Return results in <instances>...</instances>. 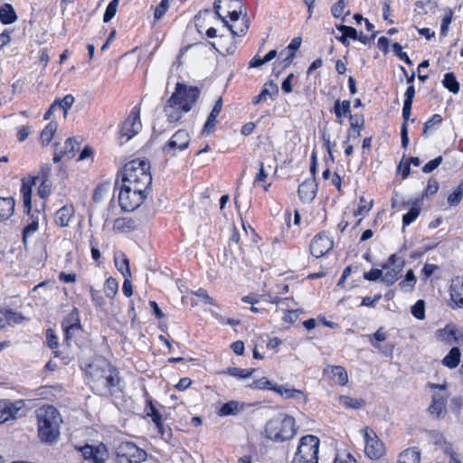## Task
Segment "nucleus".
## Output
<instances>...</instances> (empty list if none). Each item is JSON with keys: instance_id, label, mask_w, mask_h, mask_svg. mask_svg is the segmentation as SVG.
<instances>
[{"instance_id": "nucleus-28", "label": "nucleus", "mask_w": 463, "mask_h": 463, "mask_svg": "<svg viewBox=\"0 0 463 463\" xmlns=\"http://www.w3.org/2000/svg\"><path fill=\"white\" fill-rule=\"evenodd\" d=\"M279 92V87L272 80L265 83L262 90L257 96H255L252 99V103L257 105L260 103L262 100H265L268 96L272 97L273 95H277Z\"/></svg>"}, {"instance_id": "nucleus-56", "label": "nucleus", "mask_w": 463, "mask_h": 463, "mask_svg": "<svg viewBox=\"0 0 463 463\" xmlns=\"http://www.w3.org/2000/svg\"><path fill=\"white\" fill-rule=\"evenodd\" d=\"M336 29L340 31L342 33L345 34L347 38H351L356 40L357 38V31L355 28L352 26H347L344 24L336 25Z\"/></svg>"}, {"instance_id": "nucleus-32", "label": "nucleus", "mask_w": 463, "mask_h": 463, "mask_svg": "<svg viewBox=\"0 0 463 463\" xmlns=\"http://www.w3.org/2000/svg\"><path fill=\"white\" fill-rule=\"evenodd\" d=\"M461 353L458 347L454 346L449 354L443 358L442 364L449 369L456 368L460 362Z\"/></svg>"}, {"instance_id": "nucleus-36", "label": "nucleus", "mask_w": 463, "mask_h": 463, "mask_svg": "<svg viewBox=\"0 0 463 463\" xmlns=\"http://www.w3.org/2000/svg\"><path fill=\"white\" fill-rule=\"evenodd\" d=\"M334 113L337 118H342L343 117H346L351 115V102L350 100H343L337 99L334 104Z\"/></svg>"}, {"instance_id": "nucleus-55", "label": "nucleus", "mask_w": 463, "mask_h": 463, "mask_svg": "<svg viewBox=\"0 0 463 463\" xmlns=\"http://www.w3.org/2000/svg\"><path fill=\"white\" fill-rule=\"evenodd\" d=\"M156 427L158 432L160 433L162 439H164L165 440H169L172 438L171 428L165 425L163 420L156 424Z\"/></svg>"}, {"instance_id": "nucleus-7", "label": "nucleus", "mask_w": 463, "mask_h": 463, "mask_svg": "<svg viewBox=\"0 0 463 463\" xmlns=\"http://www.w3.org/2000/svg\"><path fill=\"white\" fill-rule=\"evenodd\" d=\"M146 457V452L133 442H121L116 449L118 463H142Z\"/></svg>"}, {"instance_id": "nucleus-21", "label": "nucleus", "mask_w": 463, "mask_h": 463, "mask_svg": "<svg viewBox=\"0 0 463 463\" xmlns=\"http://www.w3.org/2000/svg\"><path fill=\"white\" fill-rule=\"evenodd\" d=\"M447 398L448 395L433 394L431 404L429 407V411L431 415L439 418L447 411Z\"/></svg>"}, {"instance_id": "nucleus-23", "label": "nucleus", "mask_w": 463, "mask_h": 463, "mask_svg": "<svg viewBox=\"0 0 463 463\" xmlns=\"http://www.w3.org/2000/svg\"><path fill=\"white\" fill-rule=\"evenodd\" d=\"M222 99L220 97L216 100L210 115L207 118V120H206L203 129V133L210 134L211 132L213 131V129L215 128L216 118L219 116V114L222 110Z\"/></svg>"}, {"instance_id": "nucleus-19", "label": "nucleus", "mask_w": 463, "mask_h": 463, "mask_svg": "<svg viewBox=\"0 0 463 463\" xmlns=\"http://www.w3.org/2000/svg\"><path fill=\"white\" fill-rule=\"evenodd\" d=\"M317 191V184L316 183V179L313 177L312 179H307L300 184L298 193L302 202L310 203L315 199Z\"/></svg>"}, {"instance_id": "nucleus-9", "label": "nucleus", "mask_w": 463, "mask_h": 463, "mask_svg": "<svg viewBox=\"0 0 463 463\" xmlns=\"http://www.w3.org/2000/svg\"><path fill=\"white\" fill-rule=\"evenodd\" d=\"M146 198V193L132 190L131 187L121 184L118 194V203L123 211H134Z\"/></svg>"}, {"instance_id": "nucleus-60", "label": "nucleus", "mask_w": 463, "mask_h": 463, "mask_svg": "<svg viewBox=\"0 0 463 463\" xmlns=\"http://www.w3.org/2000/svg\"><path fill=\"white\" fill-rule=\"evenodd\" d=\"M411 314L418 319H422L424 317V301L418 300L411 307Z\"/></svg>"}, {"instance_id": "nucleus-47", "label": "nucleus", "mask_w": 463, "mask_h": 463, "mask_svg": "<svg viewBox=\"0 0 463 463\" xmlns=\"http://www.w3.org/2000/svg\"><path fill=\"white\" fill-rule=\"evenodd\" d=\"M250 388L260 389V390H272L275 392L276 384L270 382L266 377H261L256 381H254L250 385Z\"/></svg>"}, {"instance_id": "nucleus-48", "label": "nucleus", "mask_w": 463, "mask_h": 463, "mask_svg": "<svg viewBox=\"0 0 463 463\" xmlns=\"http://www.w3.org/2000/svg\"><path fill=\"white\" fill-rule=\"evenodd\" d=\"M253 372L254 369H241L238 367H229L226 371V373L234 377L244 379L250 377Z\"/></svg>"}, {"instance_id": "nucleus-58", "label": "nucleus", "mask_w": 463, "mask_h": 463, "mask_svg": "<svg viewBox=\"0 0 463 463\" xmlns=\"http://www.w3.org/2000/svg\"><path fill=\"white\" fill-rule=\"evenodd\" d=\"M392 51L402 61H404L407 64L411 65L412 61L406 52H402V47L399 43H394L392 44Z\"/></svg>"}, {"instance_id": "nucleus-39", "label": "nucleus", "mask_w": 463, "mask_h": 463, "mask_svg": "<svg viewBox=\"0 0 463 463\" xmlns=\"http://www.w3.org/2000/svg\"><path fill=\"white\" fill-rule=\"evenodd\" d=\"M58 124L56 121H51L41 133V141L43 146H47L52 139L54 133L57 131Z\"/></svg>"}, {"instance_id": "nucleus-5", "label": "nucleus", "mask_w": 463, "mask_h": 463, "mask_svg": "<svg viewBox=\"0 0 463 463\" xmlns=\"http://www.w3.org/2000/svg\"><path fill=\"white\" fill-rule=\"evenodd\" d=\"M267 437L276 442L292 439L296 432L295 419L289 415L273 418L266 424Z\"/></svg>"}, {"instance_id": "nucleus-11", "label": "nucleus", "mask_w": 463, "mask_h": 463, "mask_svg": "<svg viewBox=\"0 0 463 463\" xmlns=\"http://www.w3.org/2000/svg\"><path fill=\"white\" fill-rule=\"evenodd\" d=\"M142 128L140 121V110L137 107H134L130 111L128 117L122 123L120 129V138H126L124 142L131 139L137 135Z\"/></svg>"}, {"instance_id": "nucleus-42", "label": "nucleus", "mask_w": 463, "mask_h": 463, "mask_svg": "<svg viewBox=\"0 0 463 463\" xmlns=\"http://www.w3.org/2000/svg\"><path fill=\"white\" fill-rule=\"evenodd\" d=\"M334 381L339 385H345L348 382L346 370L342 366H333L331 369Z\"/></svg>"}, {"instance_id": "nucleus-1", "label": "nucleus", "mask_w": 463, "mask_h": 463, "mask_svg": "<svg viewBox=\"0 0 463 463\" xmlns=\"http://www.w3.org/2000/svg\"><path fill=\"white\" fill-rule=\"evenodd\" d=\"M90 387L99 395H109L116 392L119 383L118 372L104 358L95 359L89 366Z\"/></svg>"}, {"instance_id": "nucleus-49", "label": "nucleus", "mask_w": 463, "mask_h": 463, "mask_svg": "<svg viewBox=\"0 0 463 463\" xmlns=\"http://www.w3.org/2000/svg\"><path fill=\"white\" fill-rule=\"evenodd\" d=\"M58 102L59 109L64 111V117H66L68 110L71 108L74 103V97L71 94L64 96L61 99L55 100Z\"/></svg>"}, {"instance_id": "nucleus-45", "label": "nucleus", "mask_w": 463, "mask_h": 463, "mask_svg": "<svg viewBox=\"0 0 463 463\" xmlns=\"http://www.w3.org/2000/svg\"><path fill=\"white\" fill-rule=\"evenodd\" d=\"M80 149V143L73 137H69L65 141L63 155L69 158L75 156L76 151Z\"/></svg>"}, {"instance_id": "nucleus-16", "label": "nucleus", "mask_w": 463, "mask_h": 463, "mask_svg": "<svg viewBox=\"0 0 463 463\" xmlns=\"http://www.w3.org/2000/svg\"><path fill=\"white\" fill-rule=\"evenodd\" d=\"M82 457L90 463H105L108 452L103 445L97 447L86 445L80 449Z\"/></svg>"}, {"instance_id": "nucleus-62", "label": "nucleus", "mask_w": 463, "mask_h": 463, "mask_svg": "<svg viewBox=\"0 0 463 463\" xmlns=\"http://www.w3.org/2000/svg\"><path fill=\"white\" fill-rule=\"evenodd\" d=\"M169 7V0H162L159 5L156 6L154 17L156 20L161 19V17L165 14Z\"/></svg>"}, {"instance_id": "nucleus-61", "label": "nucleus", "mask_w": 463, "mask_h": 463, "mask_svg": "<svg viewBox=\"0 0 463 463\" xmlns=\"http://www.w3.org/2000/svg\"><path fill=\"white\" fill-rule=\"evenodd\" d=\"M194 294L198 297L203 303L213 306L214 300L212 297L208 295V292L203 288H199L198 290L194 291Z\"/></svg>"}, {"instance_id": "nucleus-33", "label": "nucleus", "mask_w": 463, "mask_h": 463, "mask_svg": "<svg viewBox=\"0 0 463 463\" xmlns=\"http://www.w3.org/2000/svg\"><path fill=\"white\" fill-rule=\"evenodd\" d=\"M17 20V15L14 7L10 4H5L0 6V21L4 24H14Z\"/></svg>"}, {"instance_id": "nucleus-52", "label": "nucleus", "mask_w": 463, "mask_h": 463, "mask_svg": "<svg viewBox=\"0 0 463 463\" xmlns=\"http://www.w3.org/2000/svg\"><path fill=\"white\" fill-rule=\"evenodd\" d=\"M442 121V118L439 114H435L430 118L428 121L424 123L422 135L427 136L428 131L431 129L434 126L439 125Z\"/></svg>"}, {"instance_id": "nucleus-26", "label": "nucleus", "mask_w": 463, "mask_h": 463, "mask_svg": "<svg viewBox=\"0 0 463 463\" xmlns=\"http://www.w3.org/2000/svg\"><path fill=\"white\" fill-rule=\"evenodd\" d=\"M246 408L244 402L230 401L224 403L219 410L220 416L237 415Z\"/></svg>"}, {"instance_id": "nucleus-22", "label": "nucleus", "mask_w": 463, "mask_h": 463, "mask_svg": "<svg viewBox=\"0 0 463 463\" xmlns=\"http://www.w3.org/2000/svg\"><path fill=\"white\" fill-rule=\"evenodd\" d=\"M450 297L458 307L463 308V278L457 277L452 279Z\"/></svg>"}, {"instance_id": "nucleus-10", "label": "nucleus", "mask_w": 463, "mask_h": 463, "mask_svg": "<svg viewBox=\"0 0 463 463\" xmlns=\"http://www.w3.org/2000/svg\"><path fill=\"white\" fill-rule=\"evenodd\" d=\"M404 267V260L395 254L390 256L388 261L383 265L382 281L386 286L394 284Z\"/></svg>"}, {"instance_id": "nucleus-57", "label": "nucleus", "mask_w": 463, "mask_h": 463, "mask_svg": "<svg viewBox=\"0 0 463 463\" xmlns=\"http://www.w3.org/2000/svg\"><path fill=\"white\" fill-rule=\"evenodd\" d=\"M442 160L443 158L441 156L430 160L422 167V172L425 174L431 173L438 168V166L442 163Z\"/></svg>"}, {"instance_id": "nucleus-8", "label": "nucleus", "mask_w": 463, "mask_h": 463, "mask_svg": "<svg viewBox=\"0 0 463 463\" xmlns=\"http://www.w3.org/2000/svg\"><path fill=\"white\" fill-rule=\"evenodd\" d=\"M51 175V165H43L41 167L39 174L32 178H24L22 180L21 194L23 197L24 207L30 212L31 199H32V187L36 184L37 181L49 182Z\"/></svg>"}, {"instance_id": "nucleus-54", "label": "nucleus", "mask_w": 463, "mask_h": 463, "mask_svg": "<svg viewBox=\"0 0 463 463\" xmlns=\"http://www.w3.org/2000/svg\"><path fill=\"white\" fill-rule=\"evenodd\" d=\"M416 6L419 9H422L423 14H427L429 11L434 12L438 7V4L432 0H427L425 2L418 1Z\"/></svg>"}, {"instance_id": "nucleus-59", "label": "nucleus", "mask_w": 463, "mask_h": 463, "mask_svg": "<svg viewBox=\"0 0 463 463\" xmlns=\"http://www.w3.org/2000/svg\"><path fill=\"white\" fill-rule=\"evenodd\" d=\"M373 201H370L369 203L366 201V199L362 196L360 198V203H359V206L357 208V210L354 212V215H360V214H363L364 213H367L369 212L372 207H373Z\"/></svg>"}, {"instance_id": "nucleus-2", "label": "nucleus", "mask_w": 463, "mask_h": 463, "mask_svg": "<svg viewBox=\"0 0 463 463\" xmlns=\"http://www.w3.org/2000/svg\"><path fill=\"white\" fill-rule=\"evenodd\" d=\"M200 90L196 87L188 88L183 83H177L175 92L164 106L167 121L177 122L184 113L189 112L196 102Z\"/></svg>"}, {"instance_id": "nucleus-14", "label": "nucleus", "mask_w": 463, "mask_h": 463, "mask_svg": "<svg viewBox=\"0 0 463 463\" xmlns=\"http://www.w3.org/2000/svg\"><path fill=\"white\" fill-rule=\"evenodd\" d=\"M333 241L326 233H318L310 242L309 250L316 258H320L333 249Z\"/></svg>"}, {"instance_id": "nucleus-24", "label": "nucleus", "mask_w": 463, "mask_h": 463, "mask_svg": "<svg viewBox=\"0 0 463 463\" xmlns=\"http://www.w3.org/2000/svg\"><path fill=\"white\" fill-rule=\"evenodd\" d=\"M411 106H412V103H411V102L404 101V103H403V109H402L403 123L402 125V129H401L402 146L403 148H406L409 145L407 121L409 120L411 113Z\"/></svg>"}, {"instance_id": "nucleus-20", "label": "nucleus", "mask_w": 463, "mask_h": 463, "mask_svg": "<svg viewBox=\"0 0 463 463\" xmlns=\"http://www.w3.org/2000/svg\"><path fill=\"white\" fill-rule=\"evenodd\" d=\"M24 212L28 214V223L23 230V241L24 245H26L27 238L33 235L39 227V218L41 215V213L39 211H32V208L30 209V212L27 211L24 207Z\"/></svg>"}, {"instance_id": "nucleus-15", "label": "nucleus", "mask_w": 463, "mask_h": 463, "mask_svg": "<svg viewBox=\"0 0 463 463\" xmlns=\"http://www.w3.org/2000/svg\"><path fill=\"white\" fill-rule=\"evenodd\" d=\"M190 143V136L184 129H179L176 131L170 140L164 146V152L174 155L176 149L184 150Z\"/></svg>"}, {"instance_id": "nucleus-35", "label": "nucleus", "mask_w": 463, "mask_h": 463, "mask_svg": "<svg viewBox=\"0 0 463 463\" xmlns=\"http://www.w3.org/2000/svg\"><path fill=\"white\" fill-rule=\"evenodd\" d=\"M301 45V38L295 37L288 46L282 50L279 53V57H282L286 52H288V55L285 57L284 61H286V65H289L295 57V52L299 49Z\"/></svg>"}, {"instance_id": "nucleus-40", "label": "nucleus", "mask_w": 463, "mask_h": 463, "mask_svg": "<svg viewBox=\"0 0 463 463\" xmlns=\"http://www.w3.org/2000/svg\"><path fill=\"white\" fill-rule=\"evenodd\" d=\"M420 209L419 207V201L416 200L411 203V207L410 211L403 215L402 217V226L403 228L405 226L410 225L412 222H414L417 217L420 215Z\"/></svg>"}, {"instance_id": "nucleus-13", "label": "nucleus", "mask_w": 463, "mask_h": 463, "mask_svg": "<svg viewBox=\"0 0 463 463\" xmlns=\"http://www.w3.org/2000/svg\"><path fill=\"white\" fill-rule=\"evenodd\" d=\"M437 338L447 345H463V327L455 324H448L436 332Z\"/></svg>"}, {"instance_id": "nucleus-51", "label": "nucleus", "mask_w": 463, "mask_h": 463, "mask_svg": "<svg viewBox=\"0 0 463 463\" xmlns=\"http://www.w3.org/2000/svg\"><path fill=\"white\" fill-rule=\"evenodd\" d=\"M463 196V188L462 185H458L457 189L449 195L448 203L450 206L458 205L462 200Z\"/></svg>"}, {"instance_id": "nucleus-34", "label": "nucleus", "mask_w": 463, "mask_h": 463, "mask_svg": "<svg viewBox=\"0 0 463 463\" xmlns=\"http://www.w3.org/2000/svg\"><path fill=\"white\" fill-rule=\"evenodd\" d=\"M137 228V223L130 218H117L114 221L113 229L120 232H129Z\"/></svg>"}, {"instance_id": "nucleus-18", "label": "nucleus", "mask_w": 463, "mask_h": 463, "mask_svg": "<svg viewBox=\"0 0 463 463\" xmlns=\"http://www.w3.org/2000/svg\"><path fill=\"white\" fill-rule=\"evenodd\" d=\"M22 407L23 402L21 401L15 402L0 401V423L14 419Z\"/></svg>"}, {"instance_id": "nucleus-46", "label": "nucleus", "mask_w": 463, "mask_h": 463, "mask_svg": "<svg viewBox=\"0 0 463 463\" xmlns=\"http://www.w3.org/2000/svg\"><path fill=\"white\" fill-rule=\"evenodd\" d=\"M118 289V281L114 278H109L104 285L105 295L109 298H113L116 296Z\"/></svg>"}, {"instance_id": "nucleus-43", "label": "nucleus", "mask_w": 463, "mask_h": 463, "mask_svg": "<svg viewBox=\"0 0 463 463\" xmlns=\"http://www.w3.org/2000/svg\"><path fill=\"white\" fill-rule=\"evenodd\" d=\"M0 314H3L5 320L6 325L13 326L14 324H20L24 321V317L21 313L14 312L13 310H0Z\"/></svg>"}, {"instance_id": "nucleus-4", "label": "nucleus", "mask_w": 463, "mask_h": 463, "mask_svg": "<svg viewBox=\"0 0 463 463\" xmlns=\"http://www.w3.org/2000/svg\"><path fill=\"white\" fill-rule=\"evenodd\" d=\"M38 421V437L41 441L52 444L60 436V426L62 422L57 409L52 405L43 406L36 411Z\"/></svg>"}, {"instance_id": "nucleus-44", "label": "nucleus", "mask_w": 463, "mask_h": 463, "mask_svg": "<svg viewBox=\"0 0 463 463\" xmlns=\"http://www.w3.org/2000/svg\"><path fill=\"white\" fill-rule=\"evenodd\" d=\"M442 82L450 92L457 94L459 91V83L452 72L446 73Z\"/></svg>"}, {"instance_id": "nucleus-53", "label": "nucleus", "mask_w": 463, "mask_h": 463, "mask_svg": "<svg viewBox=\"0 0 463 463\" xmlns=\"http://www.w3.org/2000/svg\"><path fill=\"white\" fill-rule=\"evenodd\" d=\"M118 3L116 0H112L106 8L103 15L104 23H109L115 15Z\"/></svg>"}, {"instance_id": "nucleus-37", "label": "nucleus", "mask_w": 463, "mask_h": 463, "mask_svg": "<svg viewBox=\"0 0 463 463\" xmlns=\"http://www.w3.org/2000/svg\"><path fill=\"white\" fill-rule=\"evenodd\" d=\"M114 260L118 270L124 276V278H131L128 259L124 254H121L118 256L116 255Z\"/></svg>"}, {"instance_id": "nucleus-17", "label": "nucleus", "mask_w": 463, "mask_h": 463, "mask_svg": "<svg viewBox=\"0 0 463 463\" xmlns=\"http://www.w3.org/2000/svg\"><path fill=\"white\" fill-rule=\"evenodd\" d=\"M62 327L66 340L72 338L74 334L81 329L79 311L76 307L63 319Z\"/></svg>"}, {"instance_id": "nucleus-63", "label": "nucleus", "mask_w": 463, "mask_h": 463, "mask_svg": "<svg viewBox=\"0 0 463 463\" xmlns=\"http://www.w3.org/2000/svg\"><path fill=\"white\" fill-rule=\"evenodd\" d=\"M147 416H149L152 419L155 424H157L163 420L162 415L159 413L157 409L153 405L151 402H149Z\"/></svg>"}, {"instance_id": "nucleus-12", "label": "nucleus", "mask_w": 463, "mask_h": 463, "mask_svg": "<svg viewBox=\"0 0 463 463\" xmlns=\"http://www.w3.org/2000/svg\"><path fill=\"white\" fill-rule=\"evenodd\" d=\"M364 452L372 459H378L384 454V445L375 432L366 427L364 430Z\"/></svg>"}, {"instance_id": "nucleus-25", "label": "nucleus", "mask_w": 463, "mask_h": 463, "mask_svg": "<svg viewBox=\"0 0 463 463\" xmlns=\"http://www.w3.org/2000/svg\"><path fill=\"white\" fill-rule=\"evenodd\" d=\"M74 214V208L72 205H64L56 212L55 223L60 227H66L69 225L70 220Z\"/></svg>"}, {"instance_id": "nucleus-38", "label": "nucleus", "mask_w": 463, "mask_h": 463, "mask_svg": "<svg viewBox=\"0 0 463 463\" xmlns=\"http://www.w3.org/2000/svg\"><path fill=\"white\" fill-rule=\"evenodd\" d=\"M340 403L347 409L358 410L365 406V401L362 398L356 399L350 396H339Z\"/></svg>"}, {"instance_id": "nucleus-50", "label": "nucleus", "mask_w": 463, "mask_h": 463, "mask_svg": "<svg viewBox=\"0 0 463 463\" xmlns=\"http://www.w3.org/2000/svg\"><path fill=\"white\" fill-rule=\"evenodd\" d=\"M445 15L442 19V22H441V27H440V34L442 36H446L447 33H448V30H449V26L452 21V17H453V11L449 8V9H446L445 11Z\"/></svg>"}, {"instance_id": "nucleus-31", "label": "nucleus", "mask_w": 463, "mask_h": 463, "mask_svg": "<svg viewBox=\"0 0 463 463\" xmlns=\"http://www.w3.org/2000/svg\"><path fill=\"white\" fill-rule=\"evenodd\" d=\"M275 392L280 394L285 399L296 398L298 400H306L305 394L302 391L294 388H289L285 385H276Z\"/></svg>"}, {"instance_id": "nucleus-6", "label": "nucleus", "mask_w": 463, "mask_h": 463, "mask_svg": "<svg viewBox=\"0 0 463 463\" xmlns=\"http://www.w3.org/2000/svg\"><path fill=\"white\" fill-rule=\"evenodd\" d=\"M319 444L320 440L317 436L302 437L291 463H318Z\"/></svg>"}, {"instance_id": "nucleus-41", "label": "nucleus", "mask_w": 463, "mask_h": 463, "mask_svg": "<svg viewBox=\"0 0 463 463\" xmlns=\"http://www.w3.org/2000/svg\"><path fill=\"white\" fill-rule=\"evenodd\" d=\"M416 277L412 271V269H409L406 272L405 278L399 283V287L404 292H411L416 284Z\"/></svg>"}, {"instance_id": "nucleus-30", "label": "nucleus", "mask_w": 463, "mask_h": 463, "mask_svg": "<svg viewBox=\"0 0 463 463\" xmlns=\"http://www.w3.org/2000/svg\"><path fill=\"white\" fill-rule=\"evenodd\" d=\"M14 200L11 197H0V221L9 219L14 212Z\"/></svg>"}, {"instance_id": "nucleus-3", "label": "nucleus", "mask_w": 463, "mask_h": 463, "mask_svg": "<svg viewBox=\"0 0 463 463\" xmlns=\"http://www.w3.org/2000/svg\"><path fill=\"white\" fill-rule=\"evenodd\" d=\"M150 165L145 160H132L126 164L122 170V184L132 190L145 192L150 188L152 176Z\"/></svg>"}, {"instance_id": "nucleus-27", "label": "nucleus", "mask_w": 463, "mask_h": 463, "mask_svg": "<svg viewBox=\"0 0 463 463\" xmlns=\"http://www.w3.org/2000/svg\"><path fill=\"white\" fill-rule=\"evenodd\" d=\"M420 452L417 448H408L398 456L397 463H420Z\"/></svg>"}, {"instance_id": "nucleus-29", "label": "nucleus", "mask_w": 463, "mask_h": 463, "mask_svg": "<svg viewBox=\"0 0 463 463\" xmlns=\"http://www.w3.org/2000/svg\"><path fill=\"white\" fill-rule=\"evenodd\" d=\"M386 339V334L383 328H379L373 335H370V342L373 347L381 351L386 356H389L392 353V347L383 348L379 342H383Z\"/></svg>"}, {"instance_id": "nucleus-64", "label": "nucleus", "mask_w": 463, "mask_h": 463, "mask_svg": "<svg viewBox=\"0 0 463 463\" xmlns=\"http://www.w3.org/2000/svg\"><path fill=\"white\" fill-rule=\"evenodd\" d=\"M382 276H383V269H371L368 272L364 273V279L366 280H370V281H376L379 279H382Z\"/></svg>"}]
</instances>
